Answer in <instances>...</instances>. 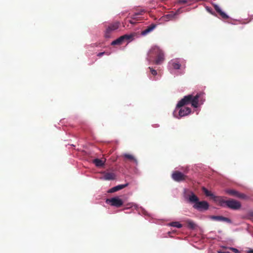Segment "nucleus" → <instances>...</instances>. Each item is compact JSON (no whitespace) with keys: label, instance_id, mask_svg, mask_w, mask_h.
I'll list each match as a JSON object with an SVG mask.
<instances>
[{"label":"nucleus","instance_id":"obj_1","mask_svg":"<svg viewBox=\"0 0 253 253\" xmlns=\"http://www.w3.org/2000/svg\"><path fill=\"white\" fill-rule=\"evenodd\" d=\"M202 94V93H198L195 96L192 94L185 96L178 102L176 107L180 108L186 105L190 104L193 107L197 108L199 106V98Z\"/></svg>","mask_w":253,"mask_h":253},{"label":"nucleus","instance_id":"obj_2","mask_svg":"<svg viewBox=\"0 0 253 253\" xmlns=\"http://www.w3.org/2000/svg\"><path fill=\"white\" fill-rule=\"evenodd\" d=\"M215 202L218 203V204L221 206H224V204L232 210H237L241 207V204L240 202L235 200L234 199L225 200L223 197H215Z\"/></svg>","mask_w":253,"mask_h":253},{"label":"nucleus","instance_id":"obj_3","mask_svg":"<svg viewBox=\"0 0 253 253\" xmlns=\"http://www.w3.org/2000/svg\"><path fill=\"white\" fill-rule=\"evenodd\" d=\"M120 26V23L116 21L110 24V25L106 28L105 32V37L109 38L111 36V33L119 28Z\"/></svg>","mask_w":253,"mask_h":253},{"label":"nucleus","instance_id":"obj_4","mask_svg":"<svg viewBox=\"0 0 253 253\" xmlns=\"http://www.w3.org/2000/svg\"><path fill=\"white\" fill-rule=\"evenodd\" d=\"M106 202L107 203H109L111 206L117 208L121 207L123 205L122 200L118 197L107 199Z\"/></svg>","mask_w":253,"mask_h":253},{"label":"nucleus","instance_id":"obj_5","mask_svg":"<svg viewBox=\"0 0 253 253\" xmlns=\"http://www.w3.org/2000/svg\"><path fill=\"white\" fill-rule=\"evenodd\" d=\"M209 205L206 201H198L197 203L195 204L193 208L200 211L203 210H207L209 209Z\"/></svg>","mask_w":253,"mask_h":253},{"label":"nucleus","instance_id":"obj_6","mask_svg":"<svg viewBox=\"0 0 253 253\" xmlns=\"http://www.w3.org/2000/svg\"><path fill=\"white\" fill-rule=\"evenodd\" d=\"M171 177L174 181L180 182L185 180L187 176L184 175L181 172L179 171H175L172 174Z\"/></svg>","mask_w":253,"mask_h":253},{"label":"nucleus","instance_id":"obj_7","mask_svg":"<svg viewBox=\"0 0 253 253\" xmlns=\"http://www.w3.org/2000/svg\"><path fill=\"white\" fill-rule=\"evenodd\" d=\"M132 35H125L120 38H118L116 40L113 41L111 43V45H120L123 43L125 40H129L132 39Z\"/></svg>","mask_w":253,"mask_h":253},{"label":"nucleus","instance_id":"obj_8","mask_svg":"<svg viewBox=\"0 0 253 253\" xmlns=\"http://www.w3.org/2000/svg\"><path fill=\"white\" fill-rule=\"evenodd\" d=\"M163 51L157 46H153L148 52L149 61L153 58L154 56H157L160 52Z\"/></svg>","mask_w":253,"mask_h":253},{"label":"nucleus","instance_id":"obj_9","mask_svg":"<svg viewBox=\"0 0 253 253\" xmlns=\"http://www.w3.org/2000/svg\"><path fill=\"white\" fill-rule=\"evenodd\" d=\"M226 193L230 195L233 196L240 199H246L247 197V196L244 194L239 193L237 191L233 189L226 190Z\"/></svg>","mask_w":253,"mask_h":253},{"label":"nucleus","instance_id":"obj_10","mask_svg":"<svg viewBox=\"0 0 253 253\" xmlns=\"http://www.w3.org/2000/svg\"><path fill=\"white\" fill-rule=\"evenodd\" d=\"M210 218L213 220L217 221H223L226 222L227 223H231V220L230 219L227 217H225L222 216H215V215H211L210 216Z\"/></svg>","mask_w":253,"mask_h":253},{"label":"nucleus","instance_id":"obj_11","mask_svg":"<svg viewBox=\"0 0 253 253\" xmlns=\"http://www.w3.org/2000/svg\"><path fill=\"white\" fill-rule=\"evenodd\" d=\"M169 66L170 68L178 70L180 68L181 65L177 59H174L170 60L169 63Z\"/></svg>","mask_w":253,"mask_h":253},{"label":"nucleus","instance_id":"obj_12","mask_svg":"<svg viewBox=\"0 0 253 253\" xmlns=\"http://www.w3.org/2000/svg\"><path fill=\"white\" fill-rule=\"evenodd\" d=\"M213 6L215 10L219 14L221 18L223 19H227L229 18V16L221 10L218 5L217 4H214Z\"/></svg>","mask_w":253,"mask_h":253},{"label":"nucleus","instance_id":"obj_13","mask_svg":"<svg viewBox=\"0 0 253 253\" xmlns=\"http://www.w3.org/2000/svg\"><path fill=\"white\" fill-rule=\"evenodd\" d=\"M191 109L189 107L181 108L179 111V116L180 117H182L187 116L190 114Z\"/></svg>","mask_w":253,"mask_h":253},{"label":"nucleus","instance_id":"obj_14","mask_svg":"<svg viewBox=\"0 0 253 253\" xmlns=\"http://www.w3.org/2000/svg\"><path fill=\"white\" fill-rule=\"evenodd\" d=\"M128 185V183H126L125 184H121V185H117V186H115V187L111 188L110 189H109V190L108 191V192H109V193L115 192L116 191H118L119 190H120L126 187V186H127Z\"/></svg>","mask_w":253,"mask_h":253},{"label":"nucleus","instance_id":"obj_15","mask_svg":"<svg viewBox=\"0 0 253 253\" xmlns=\"http://www.w3.org/2000/svg\"><path fill=\"white\" fill-rule=\"evenodd\" d=\"M156 27V25L152 24L149 26L147 27L146 29L141 32V35L145 36L150 32H152Z\"/></svg>","mask_w":253,"mask_h":253},{"label":"nucleus","instance_id":"obj_16","mask_svg":"<svg viewBox=\"0 0 253 253\" xmlns=\"http://www.w3.org/2000/svg\"><path fill=\"white\" fill-rule=\"evenodd\" d=\"M164 60V54L163 52H160L157 56L156 59L154 61V63L156 65L161 64Z\"/></svg>","mask_w":253,"mask_h":253},{"label":"nucleus","instance_id":"obj_17","mask_svg":"<svg viewBox=\"0 0 253 253\" xmlns=\"http://www.w3.org/2000/svg\"><path fill=\"white\" fill-rule=\"evenodd\" d=\"M189 200L191 203H197L199 201L198 197L192 192L189 196Z\"/></svg>","mask_w":253,"mask_h":253},{"label":"nucleus","instance_id":"obj_18","mask_svg":"<svg viewBox=\"0 0 253 253\" xmlns=\"http://www.w3.org/2000/svg\"><path fill=\"white\" fill-rule=\"evenodd\" d=\"M116 175L113 172H106L104 175V178L105 180H113L115 178Z\"/></svg>","mask_w":253,"mask_h":253},{"label":"nucleus","instance_id":"obj_19","mask_svg":"<svg viewBox=\"0 0 253 253\" xmlns=\"http://www.w3.org/2000/svg\"><path fill=\"white\" fill-rule=\"evenodd\" d=\"M203 192L207 196L211 197L213 200L215 201V197H221L220 196H215L212 194L211 191H209L205 187L202 188Z\"/></svg>","mask_w":253,"mask_h":253},{"label":"nucleus","instance_id":"obj_20","mask_svg":"<svg viewBox=\"0 0 253 253\" xmlns=\"http://www.w3.org/2000/svg\"><path fill=\"white\" fill-rule=\"evenodd\" d=\"M178 13L179 10H178L175 13H173L172 11H171L169 13L166 15L165 17L168 20H172L175 18V16L177 15L178 14Z\"/></svg>","mask_w":253,"mask_h":253},{"label":"nucleus","instance_id":"obj_21","mask_svg":"<svg viewBox=\"0 0 253 253\" xmlns=\"http://www.w3.org/2000/svg\"><path fill=\"white\" fill-rule=\"evenodd\" d=\"M93 163L96 167H101L104 165L105 162L99 159H95L93 161Z\"/></svg>","mask_w":253,"mask_h":253},{"label":"nucleus","instance_id":"obj_22","mask_svg":"<svg viewBox=\"0 0 253 253\" xmlns=\"http://www.w3.org/2000/svg\"><path fill=\"white\" fill-rule=\"evenodd\" d=\"M123 157L126 159L133 161L134 162L137 163L136 159L132 155L130 154H125L123 155Z\"/></svg>","mask_w":253,"mask_h":253},{"label":"nucleus","instance_id":"obj_23","mask_svg":"<svg viewBox=\"0 0 253 253\" xmlns=\"http://www.w3.org/2000/svg\"><path fill=\"white\" fill-rule=\"evenodd\" d=\"M186 223L187 224V226L189 228L193 229L196 227V224L195 223L190 220H188L186 221Z\"/></svg>","mask_w":253,"mask_h":253},{"label":"nucleus","instance_id":"obj_24","mask_svg":"<svg viewBox=\"0 0 253 253\" xmlns=\"http://www.w3.org/2000/svg\"><path fill=\"white\" fill-rule=\"evenodd\" d=\"M170 225L171 226L175 227L178 228H180L182 227V224L178 222H172L170 223Z\"/></svg>","mask_w":253,"mask_h":253},{"label":"nucleus","instance_id":"obj_25","mask_svg":"<svg viewBox=\"0 0 253 253\" xmlns=\"http://www.w3.org/2000/svg\"><path fill=\"white\" fill-rule=\"evenodd\" d=\"M149 69H150V72H151V73L153 75H154V76H156V75H157V71H156V70H155L153 69L152 68H151V67H149Z\"/></svg>","mask_w":253,"mask_h":253},{"label":"nucleus","instance_id":"obj_26","mask_svg":"<svg viewBox=\"0 0 253 253\" xmlns=\"http://www.w3.org/2000/svg\"><path fill=\"white\" fill-rule=\"evenodd\" d=\"M229 249V250H230L231 251H232L233 252H234L235 253H239L240 252L238 249L230 247Z\"/></svg>","mask_w":253,"mask_h":253},{"label":"nucleus","instance_id":"obj_27","mask_svg":"<svg viewBox=\"0 0 253 253\" xmlns=\"http://www.w3.org/2000/svg\"><path fill=\"white\" fill-rule=\"evenodd\" d=\"M105 54V52H99L97 54V56L98 57H101V56H102L103 55H104Z\"/></svg>","mask_w":253,"mask_h":253},{"label":"nucleus","instance_id":"obj_28","mask_svg":"<svg viewBox=\"0 0 253 253\" xmlns=\"http://www.w3.org/2000/svg\"><path fill=\"white\" fill-rule=\"evenodd\" d=\"M129 22L130 24H133V25H134V24H135V22H134L132 20H129Z\"/></svg>","mask_w":253,"mask_h":253},{"label":"nucleus","instance_id":"obj_29","mask_svg":"<svg viewBox=\"0 0 253 253\" xmlns=\"http://www.w3.org/2000/svg\"><path fill=\"white\" fill-rule=\"evenodd\" d=\"M207 10H208V11H209L211 14L212 15H215V14L214 13H213L211 10H210V9L208 8Z\"/></svg>","mask_w":253,"mask_h":253},{"label":"nucleus","instance_id":"obj_30","mask_svg":"<svg viewBox=\"0 0 253 253\" xmlns=\"http://www.w3.org/2000/svg\"><path fill=\"white\" fill-rule=\"evenodd\" d=\"M248 253H253V250H251L248 252Z\"/></svg>","mask_w":253,"mask_h":253},{"label":"nucleus","instance_id":"obj_31","mask_svg":"<svg viewBox=\"0 0 253 253\" xmlns=\"http://www.w3.org/2000/svg\"><path fill=\"white\" fill-rule=\"evenodd\" d=\"M223 253H230L229 252H224Z\"/></svg>","mask_w":253,"mask_h":253}]
</instances>
